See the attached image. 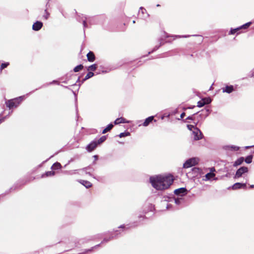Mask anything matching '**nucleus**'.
Returning a JSON list of instances; mask_svg holds the SVG:
<instances>
[{
  "mask_svg": "<svg viewBox=\"0 0 254 254\" xmlns=\"http://www.w3.org/2000/svg\"><path fill=\"white\" fill-rule=\"evenodd\" d=\"M246 184H242L240 183H236L235 184L233 185L232 187V189L233 190H236L238 189H240L242 188H246Z\"/></svg>",
  "mask_w": 254,
  "mask_h": 254,
  "instance_id": "15",
  "label": "nucleus"
},
{
  "mask_svg": "<svg viewBox=\"0 0 254 254\" xmlns=\"http://www.w3.org/2000/svg\"><path fill=\"white\" fill-rule=\"evenodd\" d=\"M130 135V133L128 131H125V132H122L119 135V136L120 137V138H122V137H126V136H129Z\"/></svg>",
  "mask_w": 254,
  "mask_h": 254,
  "instance_id": "26",
  "label": "nucleus"
},
{
  "mask_svg": "<svg viewBox=\"0 0 254 254\" xmlns=\"http://www.w3.org/2000/svg\"><path fill=\"white\" fill-rule=\"evenodd\" d=\"M251 76L254 77V69L251 72Z\"/></svg>",
  "mask_w": 254,
  "mask_h": 254,
  "instance_id": "39",
  "label": "nucleus"
},
{
  "mask_svg": "<svg viewBox=\"0 0 254 254\" xmlns=\"http://www.w3.org/2000/svg\"><path fill=\"white\" fill-rule=\"evenodd\" d=\"M83 66L82 65L79 64V65H78L76 66H75L73 70L74 72H78L79 70H81L83 68Z\"/></svg>",
  "mask_w": 254,
  "mask_h": 254,
  "instance_id": "28",
  "label": "nucleus"
},
{
  "mask_svg": "<svg viewBox=\"0 0 254 254\" xmlns=\"http://www.w3.org/2000/svg\"><path fill=\"white\" fill-rule=\"evenodd\" d=\"M167 208H169V206L168 205L167 206Z\"/></svg>",
  "mask_w": 254,
  "mask_h": 254,
  "instance_id": "48",
  "label": "nucleus"
},
{
  "mask_svg": "<svg viewBox=\"0 0 254 254\" xmlns=\"http://www.w3.org/2000/svg\"><path fill=\"white\" fill-rule=\"evenodd\" d=\"M253 158V155H249V156H247L246 157L245 159H244V160L246 163L250 164V163H252Z\"/></svg>",
  "mask_w": 254,
  "mask_h": 254,
  "instance_id": "23",
  "label": "nucleus"
},
{
  "mask_svg": "<svg viewBox=\"0 0 254 254\" xmlns=\"http://www.w3.org/2000/svg\"><path fill=\"white\" fill-rule=\"evenodd\" d=\"M154 117L150 116L146 118L143 123L142 124V126L144 127H147L149 125V124L152 122L153 120Z\"/></svg>",
  "mask_w": 254,
  "mask_h": 254,
  "instance_id": "17",
  "label": "nucleus"
},
{
  "mask_svg": "<svg viewBox=\"0 0 254 254\" xmlns=\"http://www.w3.org/2000/svg\"><path fill=\"white\" fill-rule=\"evenodd\" d=\"M124 227H125L124 225H121L119 228H123Z\"/></svg>",
  "mask_w": 254,
  "mask_h": 254,
  "instance_id": "42",
  "label": "nucleus"
},
{
  "mask_svg": "<svg viewBox=\"0 0 254 254\" xmlns=\"http://www.w3.org/2000/svg\"><path fill=\"white\" fill-rule=\"evenodd\" d=\"M97 68V65L96 64H93L88 67L87 70L88 71H94Z\"/></svg>",
  "mask_w": 254,
  "mask_h": 254,
  "instance_id": "27",
  "label": "nucleus"
},
{
  "mask_svg": "<svg viewBox=\"0 0 254 254\" xmlns=\"http://www.w3.org/2000/svg\"><path fill=\"white\" fill-rule=\"evenodd\" d=\"M194 107V106H193V107H190L189 108H190V109H192V108H193Z\"/></svg>",
  "mask_w": 254,
  "mask_h": 254,
  "instance_id": "46",
  "label": "nucleus"
},
{
  "mask_svg": "<svg viewBox=\"0 0 254 254\" xmlns=\"http://www.w3.org/2000/svg\"><path fill=\"white\" fill-rule=\"evenodd\" d=\"M93 157L95 158V160H96L98 159V156L97 155H94Z\"/></svg>",
  "mask_w": 254,
  "mask_h": 254,
  "instance_id": "41",
  "label": "nucleus"
},
{
  "mask_svg": "<svg viewBox=\"0 0 254 254\" xmlns=\"http://www.w3.org/2000/svg\"><path fill=\"white\" fill-rule=\"evenodd\" d=\"M202 100L205 105L208 104L211 102V99L209 97L204 98L202 99Z\"/></svg>",
  "mask_w": 254,
  "mask_h": 254,
  "instance_id": "25",
  "label": "nucleus"
},
{
  "mask_svg": "<svg viewBox=\"0 0 254 254\" xmlns=\"http://www.w3.org/2000/svg\"><path fill=\"white\" fill-rule=\"evenodd\" d=\"M252 146H246L245 148H249L250 147H251Z\"/></svg>",
  "mask_w": 254,
  "mask_h": 254,
  "instance_id": "45",
  "label": "nucleus"
},
{
  "mask_svg": "<svg viewBox=\"0 0 254 254\" xmlns=\"http://www.w3.org/2000/svg\"><path fill=\"white\" fill-rule=\"evenodd\" d=\"M43 26V23L42 22L37 21L35 22L32 25V29L34 31H39L41 29Z\"/></svg>",
  "mask_w": 254,
  "mask_h": 254,
  "instance_id": "11",
  "label": "nucleus"
},
{
  "mask_svg": "<svg viewBox=\"0 0 254 254\" xmlns=\"http://www.w3.org/2000/svg\"><path fill=\"white\" fill-rule=\"evenodd\" d=\"M133 23H135V21H134V20H133Z\"/></svg>",
  "mask_w": 254,
  "mask_h": 254,
  "instance_id": "49",
  "label": "nucleus"
},
{
  "mask_svg": "<svg viewBox=\"0 0 254 254\" xmlns=\"http://www.w3.org/2000/svg\"><path fill=\"white\" fill-rule=\"evenodd\" d=\"M182 199V198H175L174 199L175 203L177 205H179L181 203Z\"/></svg>",
  "mask_w": 254,
  "mask_h": 254,
  "instance_id": "33",
  "label": "nucleus"
},
{
  "mask_svg": "<svg viewBox=\"0 0 254 254\" xmlns=\"http://www.w3.org/2000/svg\"><path fill=\"white\" fill-rule=\"evenodd\" d=\"M249 170L248 168L247 167H242L240 168L236 173V174L235 175V178H239L243 174L247 173L248 172Z\"/></svg>",
  "mask_w": 254,
  "mask_h": 254,
  "instance_id": "6",
  "label": "nucleus"
},
{
  "mask_svg": "<svg viewBox=\"0 0 254 254\" xmlns=\"http://www.w3.org/2000/svg\"><path fill=\"white\" fill-rule=\"evenodd\" d=\"M45 11L46 12V14L44 16L45 17V19H47L49 17V14L47 12L46 10H45Z\"/></svg>",
  "mask_w": 254,
  "mask_h": 254,
  "instance_id": "37",
  "label": "nucleus"
},
{
  "mask_svg": "<svg viewBox=\"0 0 254 254\" xmlns=\"http://www.w3.org/2000/svg\"><path fill=\"white\" fill-rule=\"evenodd\" d=\"M98 145V143L96 141H93L91 143H90L88 145H87L86 147V149L88 152H91L93 150H94L97 146Z\"/></svg>",
  "mask_w": 254,
  "mask_h": 254,
  "instance_id": "9",
  "label": "nucleus"
},
{
  "mask_svg": "<svg viewBox=\"0 0 254 254\" xmlns=\"http://www.w3.org/2000/svg\"><path fill=\"white\" fill-rule=\"evenodd\" d=\"M162 38H168V37H172L173 40L176 39V38H188L190 36L189 35H172L170 36L167 33L163 32L162 35Z\"/></svg>",
  "mask_w": 254,
  "mask_h": 254,
  "instance_id": "8",
  "label": "nucleus"
},
{
  "mask_svg": "<svg viewBox=\"0 0 254 254\" xmlns=\"http://www.w3.org/2000/svg\"><path fill=\"white\" fill-rule=\"evenodd\" d=\"M203 180L204 181H207L210 180H217V178H215V174L214 173L209 172L205 175Z\"/></svg>",
  "mask_w": 254,
  "mask_h": 254,
  "instance_id": "10",
  "label": "nucleus"
},
{
  "mask_svg": "<svg viewBox=\"0 0 254 254\" xmlns=\"http://www.w3.org/2000/svg\"><path fill=\"white\" fill-rule=\"evenodd\" d=\"M113 127V125L112 124H110L107 126V127L103 130L102 133L104 134L106 133L107 131L110 130Z\"/></svg>",
  "mask_w": 254,
  "mask_h": 254,
  "instance_id": "22",
  "label": "nucleus"
},
{
  "mask_svg": "<svg viewBox=\"0 0 254 254\" xmlns=\"http://www.w3.org/2000/svg\"><path fill=\"white\" fill-rule=\"evenodd\" d=\"M251 22H248L244 25H243L241 26H240L238 28H235V29H231V30L229 32L230 35H233L235 34L236 33L238 32L240 29H246L248 27L250 26L251 25Z\"/></svg>",
  "mask_w": 254,
  "mask_h": 254,
  "instance_id": "7",
  "label": "nucleus"
},
{
  "mask_svg": "<svg viewBox=\"0 0 254 254\" xmlns=\"http://www.w3.org/2000/svg\"><path fill=\"white\" fill-rule=\"evenodd\" d=\"M240 147L235 145H225L222 146V149L227 152H235L238 151Z\"/></svg>",
  "mask_w": 254,
  "mask_h": 254,
  "instance_id": "4",
  "label": "nucleus"
},
{
  "mask_svg": "<svg viewBox=\"0 0 254 254\" xmlns=\"http://www.w3.org/2000/svg\"><path fill=\"white\" fill-rule=\"evenodd\" d=\"M61 168V165L60 163L57 162L54 163L51 167L52 170H57Z\"/></svg>",
  "mask_w": 254,
  "mask_h": 254,
  "instance_id": "20",
  "label": "nucleus"
},
{
  "mask_svg": "<svg viewBox=\"0 0 254 254\" xmlns=\"http://www.w3.org/2000/svg\"><path fill=\"white\" fill-rule=\"evenodd\" d=\"M106 139V136H102L96 141L98 143V144H100V143H102L103 142H104Z\"/></svg>",
  "mask_w": 254,
  "mask_h": 254,
  "instance_id": "29",
  "label": "nucleus"
},
{
  "mask_svg": "<svg viewBox=\"0 0 254 254\" xmlns=\"http://www.w3.org/2000/svg\"><path fill=\"white\" fill-rule=\"evenodd\" d=\"M251 76L254 77V69L251 72Z\"/></svg>",
  "mask_w": 254,
  "mask_h": 254,
  "instance_id": "40",
  "label": "nucleus"
},
{
  "mask_svg": "<svg viewBox=\"0 0 254 254\" xmlns=\"http://www.w3.org/2000/svg\"><path fill=\"white\" fill-rule=\"evenodd\" d=\"M187 190L184 188H181L176 189L174 191V193L177 195L183 196L186 193Z\"/></svg>",
  "mask_w": 254,
  "mask_h": 254,
  "instance_id": "12",
  "label": "nucleus"
},
{
  "mask_svg": "<svg viewBox=\"0 0 254 254\" xmlns=\"http://www.w3.org/2000/svg\"><path fill=\"white\" fill-rule=\"evenodd\" d=\"M94 76V73L92 72H89L85 76L83 80L85 81L91 77H92V76Z\"/></svg>",
  "mask_w": 254,
  "mask_h": 254,
  "instance_id": "24",
  "label": "nucleus"
},
{
  "mask_svg": "<svg viewBox=\"0 0 254 254\" xmlns=\"http://www.w3.org/2000/svg\"><path fill=\"white\" fill-rule=\"evenodd\" d=\"M185 116V113H183L181 114V116H180V117L181 119H183L184 116Z\"/></svg>",
  "mask_w": 254,
  "mask_h": 254,
  "instance_id": "38",
  "label": "nucleus"
},
{
  "mask_svg": "<svg viewBox=\"0 0 254 254\" xmlns=\"http://www.w3.org/2000/svg\"><path fill=\"white\" fill-rule=\"evenodd\" d=\"M234 91V87L233 85L226 86L222 88L223 93H231Z\"/></svg>",
  "mask_w": 254,
  "mask_h": 254,
  "instance_id": "13",
  "label": "nucleus"
},
{
  "mask_svg": "<svg viewBox=\"0 0 254 254\" xmlns=\"http://www.w3.org/2000/svg\"><path fill=\"white\" fill-rule=\"evenodd\" d=\"M192 137L195 140H198L202 139L203 135L201 131L198 128H194L192 132Z\"/></svg>",
  "mask_w": 254,
  "mask_h": 254,
  "instance_id": "5",
  "label": "nucleus"
},
{
  "mask_svg": "<svg viewBox=\"0 0 254 254\" xmlns=\"http://www.w3.org/2000/svg\"><path fill=\"white\" fill-rule=\"evenodd\" d=\"M244 161V158L241 157L234 162L233 166L234 167H236L237 166L240 165L243 163Z\"/></svg>",
  "mask_w": 254,
  "mask_h": 254,
  "instance_id": "18",
  "label": "nucleus"
},
{
  "mask_svg": "<svg viewBox=\"0 0 254 254\" xmlns=\"http://www.w3.org/2000/svg\"><path fill=\"white\" fill-rule=\"evenodd\" d=\"M204 105H205V104H204V103H203V101H202V100H200V101H198V102L197 103V106L198 107L200 108V107H203V106H204Z\"/></svg>",
  "mask_w": 254,
  "mask_h": 254,
  "instance_id": "32",
  "label": "nucleus"
},
{
  "mask_svg": "<svg viewBox=\"0 0 254 254\" xmlns=\"http://www.w3.org/2000/svg\"><path fill=\"white\" fill-rule=\"evenodd\" d=\"M87 60L90 62H93L95 60V57L94 53L92 52H89L87 54Z\"/></svg>",
  "mask_w": 254,
  "mask_h": 254,
  "instance_id": "16",
  "label": "nucleus"
},
{
  "mask_svg": "<svg viewBox=\"0 0 254 254\" xmlns=\"http://www.w3.org/2000/svg\"><path fill=\"white\" fill-rule=\"evenodd\" d=\"M85 19L86 18L83 20V24L84 27H86L87 26Z\"/></svg>",
  "mask_w": 254,
  "mask_h": 254,
  "instance_id": "35",
  "label": "nucleus"
},
{
  "mask_svg": "<svg viewBox=\"0 0 254 254\" xmlns=\"http://www.w3.org/2000/svg\"><path fill=\"white\" fill-rule=\"evenodd\" d=\"M4 118H3V119H0V124L2 122H3V121H4Z\"/></svg>",
  "mask_w": 254,
  "mask_h": 254,
  "instance_id": "43",
  "label": "nucleus"
},
{
  "mask_svg": "<svg viewBox=\"0 0 254 254\" xmlns=\"http://www.w3.org/2000/svg\"><path fill=\"white\" fill-rule=\"evenodd\" d=\"M24 99V96H19L12 99L8 100L5 101L6 107L9 109L17 107L21 102Z\"/></svg>",
  "mask_w": 254,
  "mask_h": 254,
  "instance_id": "2",
  "label": "nucleus"
},
{
  "mask_svg": "<svg viewBox=\"0 0 254 254\" xmlns=\"http://www.w3.org/2000/svg\"><path fill=\"white\" fill-rule=\"evenodd\" d=\"M55 173L54 171H48L45 174L42 175V178H44L46 177L53 176H54Z\"/></svg>",
  "mask_w": 254,
  "mask_h": 254,
  "instance_id": "21",
  "label": "nucleus"
},
{
  "mask_svg": "<svg viewBox=\"0 0 254 254\" xmlns=\"http://www.w3.org/2000/svg\"><path fill=\"white\" fill-rule=\"evenodd\" d=\"M210 172L213 173L215 171V169L214 167H212L210 169Z\"/></svg>",
  "mask_w": 254,
  "mask_h": 254,
  "instance_id": "36",
  "label": "nucleus"
},
{
  "mask_svg": "<svg viewBox=\"0 0 254 254\" xmlns=\"http://www.w3.org/2000/svg\"><path fill=\"white\" fill-rule=\"evenodd\" d=\"M53 82L56 83V82H57V81L54 80V81H53Z\"/></svg>",
  "mask_w": 254,
  "mask_h": 254,
  "instance_id": "47",
  "label": "nucleus"
},
{
  "mask_svg": "<svg viewBox=\"0 0 254 254\" xmlns=\"http://www.w3.org/2000/svg\"><path fill=\"white\" fill-rule=\"evenodd\" d=\"M199 162V159L196 157L191 158L187 160L183 164L184 168H189L196 164Z\"/></svg>",
  "mask_w": 254,
  "mask_h": 254,
  "instance_id": "3",
  "label": "nucleus"
},
{
  "mask_svg": "<svg viewBox=\"0 0 254 254\" xmlns=\"http://www.w3.org/2000/svg\"><path fill=\"white\" fill-rule=\"evenodd\" d=\"M187 127L190 130V131H192V132H193V130L194 129V128H196L197 127H196L194 126L193 125H188L187 126Z\"/></svg>",
  "mask_w": 254,
  "mask_h": 254,
  "instance_id": "31",
  "label": "nucleus"
},
{
  "mask_svg": "<svg viewBox=\"0 0 254 254\" xmlns=\"http://www.w3.org/2000/svg\"><path fill=\"white\" fill-rule=\"evenodd\" d=\"M149 181L152 186L157 190L168 189L174 181L173 177L170 174L158 175L150 177Z\"/></svg>",
  "mask_w": 254,
  "mask_h": 254,
  "instance_id": "1",
  "label": "nucleus"
},
{
  "mask_svg": "<svg viewBox=\"0 0 254 254\" xmlns=\"http://www.w3.org/2000/svg\"><path fill=\"white\" fill-rule=\"evenodd\" d=\"M9 65V63H2L0 66V70H2L4 68L6 67Z\"/></svg>",
  "mask_w": 254,
  "mask_h": 254,
  "instance_id": "30",
  "label": "nucleus"
},
{
  "mask_svg": "<svg viewBox=\"0 0 254 254\" xmlns=\"http://www.w3.org/2000/svg\"><path fill=\"white\" fill-rule=\"evenodd\" d=\"M79 182L82 185H83L85 188H89L91 187L92 184L90 182L84 181V180H80L79 181Z\"/></svg>",
  "mask_w": 254,
  "mask_h": 254,
  "instance_id": "19",
  "label": "nucleus"
},
{
  "mask_svg": "<svg viewBox=\"0 0 254 254\" xmlns=\"http://www.w3.org/2000/svg\"><path fill=\"white\" fill-rule=\"evenodd\" d=\"M140 11H141V13L143 14L146 11V9H144L142 7H140L139 8V11L140 12Z\"/></svg>",
  "mask_w": 254,
  "mask_h": 254,
  "instance_id": "34",
  "label": "nucleus"
},
{
  "mask_svg": "<svg viewBox=\"0 0 254 254\" xmlns=\"http://www.w3.org/2000/svg\"><path fill=\"white\" fill-rule=\"evenodd\" d=\"M130 121H127L125 118L121 117L117 119L115 122L114 124L115 125H118L121 123H129Z\"/></svg>",
  "mask_w": 254,
  "mask_h": 254,
  "instance_id": "14",
  "label": "nucleus"
},
{
  "mask_svg": "<svg viewBox=\"0 0 254 254\" xmlns=\"http://www.w3.org/2000/svg\"><path fill=\"white\" fill-rule=\"evenodd\" d=\"M187 119H188L192 120V117H188V118H187Z\"/></svg>",
  "mask_w": 254,
  "mask_h": 254,
  "instance_id": "44",
  "label": "nucleus"
}]
</instances>
